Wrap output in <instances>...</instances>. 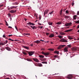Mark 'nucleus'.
I'll return each mask as SVG.
<instances>
[{"mask_svg": "<svg viewBox=\"0 0 79 79\" xmlns=\"http://www.w3.org/2000/svg\"><path fill=\"white\" fill-rule=\"evenodd\" d=\"M50 34V33L47 32L46 33V35H48Z\"/></svg>", "mask_w": 79, "mask_h": 79, "instance_id": "a19ab883", "label": "nucleus"}, {"mask_svg": "<svg viewBox=\"0 0 79 79\" xmlns=\"http://www.w3.org/2000/svg\"><path fill=\"white\" fill-rule=\"evenodd\" d=\"M48 11H49L48 10H45L44 13H45L46 15H47V14H48Z\"/></svg>", "mask_w": 79, "mask_h": 79, "instance_id": "4468645a", "label": "nucleus"}, {"mask_svg": "<svg viewBox=\"0 0 79 79\" xmlns=\"http://www.w3.org/2000/svg\"><path fill=\"white\" fill-rule=\"evenodd\" d=\"M15 27L17 31H18V27H16V26H15Z\"/></svg>", "mask_w": 79, "mask_h": 79, "instance_id": "09e8293b", "label": "nucleus"}, {"mask_svg": "<svg viewBox=\"0 0 79 79\" xmlns=\"http://www.w3.org/2000/svg\"><path fill=\"white\" fill-rule=\"evenodd\" d=\"M12 7V8H16V7L15 6H13Z\"/></svg>", "mask_w": 79, "mask_h": 79, "instance_id": "de8ad7c7", "label": "nucleus"}, {"mask_svg": "<svg viewBox=\"0 0 79 79\" xmlns=\"http://www.w3.org/2000/svg\"><path fill=\"white\" fill-rule=\"evenodd\" d=\"M41 50H43V51H45V49L44 48H42L41 49Z\"/></svg>", "mask_w": 79, "mask_h": 79, "instance_id": "c9c22d12", "label": "nucleus"}, {"mask_svg": "<svg viewBox=\"0 0 79 79\" xmlns=\"http://www.w3.org/2000/svg\"><path fill=\"white\" fill-rule=\"evenodd\" d=\"M33 45H34V44H31V47H33Z\"/></svg>", "mask_w": 79, "mask_h": 79, "instance_id": "e2e57ef3", "label": "nucleus"}, {"mask_svg": "<svg viewBox=\"0 0 79 79\" xmlns=\"http://www.w3.org/2000/svg\"><path fill=\"white\" fill-rule=\"evenodd\" d=\"M1 45H4V44H3V43H0V46Z\"/></svg>", "mask_w": 79, "mask_h": 79, "instance_id": "37998d69", "label": "nucleus"}, {"mask_svg": "<svg viewBox=\"0 0 79 79\" xmlns=\"http://www.w3.org/2000/svg\"><path fill=\"white\" fill-rule=\"evenodd\" d=\"M67 78L68 79H72V77H73V76L71 75H69L67 77Z\"/></svg>", "mask_w": 79, "mask_h": 79, "instance_id": "423d86ee", "label": "nucleus"}, {"mask_svg": "<svg viewBox=\"0 0 79 79\" xmlns=\"http://www.w3.org/2000/svg\"><path fill=\"white\" fill-rule=\"evenodd\" d=\"M28 52V53L29 56H32V55H33V54H34V53H35V52L34 51H31V52H28Z\"/></svg>", "mask_w": 79, "mask_h": 79, "instance_id": "f257e3e1", "label": "nucleus"}, {"mask_svg": "<svg viewBox=\"0 0 79 79\" xmlns=\"http://www.w3.org/2000/svg\"><path fill=\"white\" fill-rule=\"evenodd\" d=\"M65 13H66L67 14H68V13H69V12H68V10H67L65 11Z\"/></svg>", "mask_w": 79, "mask_h": 79, "instance_id": "58836bf2", "label": "nucleus"}, {"mask_svg": "<svg viewBox=\"0 0 79 79\" xmlns=\"http://www.w3.org/2000/svg\"><path fill=\"white\" fill-rule=\"evenodd\" d=\"M46 60V58H44L43 60H41V61H45V60Z\"/></svg>", "mask_w": 79, "mask_h": 79, "instance_id": "f704fd0d", "label": "nucleus"}, {"mask_svg": "<svg viewBox=\"0 0 79 79\" xmlns=\"http://www.w3.org/2000/svg\"><path fill=\"white\" fill-rule=\"evenodd\" d=\"M60 35H65V33L62 32H59Z\"/></svg>", "mask_w": 79, "mask_h": 79, "instance_id": "f3484780", "label": "nucleus"}, {"mask_svg": "<svg viewBox=\"0 0 79 79\" xmlns=\"http://www.w3.org/2000/svg\"><path fill=\"white\" fill-rule=\"evenodd\" d=\"M73 29H70L68 30L69 32H71V31H73Z\"/></svg>", "mask_w": 79, "mask_h": 79, "instance_id": "e433bc0d", "label": "nucleus"}, {"mask_svg": "<svg viewBox=\"0 0 79 79\" xmlns=\"http://www.w3.org/2000/svg\"><path fill=\"white\" fill-rule=\"evenodd\" d=\"M34 43H36V44H39L40 43V41L38 40L36 41H35L33 42Z\"/></svg>", "mask_w": 79, "mask_h": 79, "instance_id": "9d476101", "label": "nucleus"}, {"mask_svg": "<svg viewBox=\"0 0 79 79\" xmlns=\"http://www.w3.org/2000/svg\"><path fill=\"white\" fill-rule=\"evenodd\" d=\"M13 35H8V37H11V36H12Z\"/></svg>", "mask_w": 79, "mask_h": 79, "instance_id": "13d9d810", "label": "nucleus"}, {"mask_svg": "<svg viewBox=\"0 0 79 79\" xmlns=\"http://www.w3.org/2000/svg\"><path fill=\"white\" fill-rule=\"evenodd\" d=\"M56 24H58V25H60V24H61V23L58 22L56 23Z\"/></svg>", "mask_w": 79, "mask_h": 79, "instance_id": "5701e85b", "label": "nucleus"}, {"mask_svg": "<svg viewBox=\"0 0 79 79\" xmlns=\"http://www.w3.org/2000/svg\"><path fill=\"white\" fill-rule=\"evenodd\" d=\"M33 29H36V28H37L36 27H35V26H30Z\"/></svg>", "mask_w": 79, "mask_h": 79, "instance_id": "9b49d317", "label": "nucleus"}, {"mask_svg": "<svg viewBox=\"0 0 79 79\" xmlns=\"http://www.w3.org/2000/svg\"><path fill=\"white\" fill-rule=\"evenodd\" d=\"M64 16H64L65 19H68V18H70V16L68 15H64Z\"/></svg>", "mask_w": 79, "mask_h": 79, "instance_id": "1a4fd4ad", "label": "nucleus"}, {"mask_svg": "<svg viewBox=\"0 0 79 79\" xmlns=\"http://www.w3.org/2000/svg\"><path fill=\"white\" fill-rule=\"evenodd\" d=\"M5 48L6 50H8V51H10V50H11V48L8 47H6Z\"/></svg>", "mask_w": 79, "mask_h": 79, "instance_id": "2eb2a0df", "label": "nucleus"}, {"mask_svg": "<svg viewBox=\"0 0 79 79\" xmlns=\"http://www.w3.org/2000/svg\"><path fill=\"white\" fill-rule=\"evenodd\" d=\"M23 47H24V48H25L26 49H27V50H29V47L27 46H23Z\"/></svg>", "mask_w": 79, "mask_h": 79, "instance_id": "dca6fc26", "label": "nucleus"}, {"mask_svg": "<svg viewBox=\"0 0 79 79\" xmlns=\"http://www.w3.org/2000/svg\"><path fill=\"white\" fill-rule=\"evenodd\" d=\"M40 41H41L42 42H45V41L44 40H40Z\"/></svg>", "mask_w": 79, "mask_h": 79, "instance_id": "0e129e2a", "label": "nucleus"}, {"mask_svg": "<svg viewBox=\"0 0 79 79\" xmlns=\"http://www.w3.org/2000/svg\"><path fill=\"white\" fill-rule=\"evenodd\" d=\"M15 4L18 5V2H15Z\"/></svg>", "mask_w": 79, "mask_h": 79, "instance_id": "49530a36", "label": "nucleus"}, {"mask_svg": "<svg viewBox=\"0 0 79 79\" xmlns=\"http://www.w3.org/2000/svg\"><path fill=\"white\" fill-rule=\"evenodd\" d=\"M62 10H60V16H61V15H62Z\"/></svg>", "mask_w": 79, "mask_h": 79, "instance_id": "473e14b6", "label": "nucleus"}, {"mask_svg": "<svg viewBox=\"0 0 79 79\" xmlns=\"http://www.w3.org/2000/svg\"><path fill=\"white\" fill-rule=\"evenodd\" d=\"M50 55V53L48 52H46L44 55H45V56H48V55Z\"/></svg>", "mask_w": 79, "mask_h": 79, "instance_id": "aec40b11", "label": "nucleus"}, {"mask_svg": "<svg viewBox=\"0 0 79 79\" xmlns=\"http://www.w3.org/2000/svg\"><path fill=\"white\" fill-rule=\"evenodd\" d=\"M39 19L40 20V19H41V16L40 15L39 16Z\"/></svg>", "mask_w": 79, "mask_h": 79, "instance_id": "8fccbe9b", "label": "nucleus"}, {"mask_svg": "<svg viewBox=\"0 0 79 79\" xmlns=\"http://www.w3.org/2000/svg\"><path fill=\"white\" fill-rule=\"evenodd\" d=\"M77 14L79 15V11L77 12Z\"/></svg>", "mask_w": 79, "mask_h": 79, "instance_id": "338daca9", "label": "nucleus"}, {"mask_svg": "<svg viewBox=\"0 0 79 79\" xmlns=\"http://www.w3.org/2000/svg\"><path fill=\"white\" fill-rule=\"evenodd\" d=\"M77 28L78 29H79V25H78L77 26Z\"/></svg>", "mask_w": 79, "mask_h": 79, "instance_id": "69168bd1", "label": "nucleus"}, {"mask_svg": "<svg viewBox=\"0 0 79 79\" xmlns=\"http://www.w3.org/2000/svg\"><path fill=\"white\" fill-rule=\"evenodd\" d=\"M68 47H69V48H71V45H68Z\"/></svg>", "mask_w": 79, "mask_h": 79, "instance_id": "3c124183", "label": "nucleus"}, {"mask_svg": "<svg viewBox=\"0 0 79 79\" xmlns=\"http://www.w3.org/2000/svg\"><path fill=\"white\" fill-rule=\"evenodd\" d=\"M26 60H27V61H32V60L29 58H27L26 59Z\"/></svg>", "mask_w": 79, "mask_h": 79, "instance_id": "412c9836", "label": "nucleus"}, {"mask_svg": "<svg viewBox=\"0 0 79 79\" xmlns=\"http://www.w3.org/2000/svg\"><path fill=\"white\" fill-rule=\"evenodd\" d=\"M42 63H43V64H47V62L46 61L42 62Z\"/></svg>", "mask_w": 79, "mask_h": 79, "instance_id": "bb28decb", "label": "nucleus"}, {"mask_svg": "<svg viewBox=\"0 0 79 79\" xmlns=\"http://www.w3.org/2000/svg\"><path fill=\"white\" fill-rule=\"evenodd\" d=\"M39 57H40V58H44V56L41 55L39 56Z\"/></svg>", "mask_w": 79, "mask_h": 79, "instance_id": "a211bd4d", "label": "nucleus"}, {"mask_svg": "<svg viewBox=\"0 0 79 79\" xmlns=\"http://www.w3.org/2000/svg\"><path fill=\"white\" fill-rule=\"evenodd\" d=\"M48 50L51 52H53L54 51V49L52 48H49L48 49Z\"/></svg>", "mask_w": 79, "mask_h": 79, "instance_id": "4be33fe9", "label": "nucleus"}, {"mask_svg": "<svg viewBox=\"0 0 79 79\" xmlns=\"http://www.w3.org/2000/svg\"><path fill=\"white\" fill-rule=\"evenodd\" d=\"M37 65H38L39 66H42V64L41 63H38L37 64Z\"/></svg>", "mask_w": 79, "mask_h": 79, "instance_id": "6ab92c4d", "label": "nucleus"}, {"mask_svg": "<svg viewBox=\"0 0 79 79\" xmlns=\"http://www.w3.org/2000/svg\"><path fill=\"white\" fill-rule=\"evenodd\" d=\"M66 45H60L59 47L58 48V49H61V48H63L64 47H65Z\"/></svg>", "mask_w": 79, "mask_h": 79, "instance_id": "7ed1b4c3", "label": "nucleus"}, {"mask_svg": "<svg viewBox=\"0 0 79 79\" xmlns=\"http://www.w3.org/2000/svg\"><path fill=\"white\" fill-rule=\"evenodd\" d=\"M57 37H58L59 39H61V38H62V36L61 35H58L57 36Z\"/></svg>", "mask_w": 79, "mask_h": 79, "instance_id": "cd10ccee", "label": "nucleus"}, {"mask_svg": "<svg viewBox=\"0 0 79 79\" xmlns=\"http://www.w3.org/2000/svg\"><path fill=\"white\" fill-rule=\"evenodd\" d=\"M57 57H58V56L56 55H55L54 57V58H57Z\"/></svg>", "mask_w": 79, "mask_h": 79, "instance_id": "6e6d98bb", "label": "nucleus"}, {"mask_svg": "<svg viewBox=\"0 0 79 79\" xmlns=\"http://www.w3.org/2000/svg\"><path fill=\"white\" fill-rule=\"evenodd\" d=\"M73 51H76V48H73L72 49Z\"/></svg>", "mask_w": 79, "mask_h": 79, "instance_id": "b1692460", "label": "nucleus"}, {"mask_svg": "<svg viewBox=\"0 0 79 79\" xmlns=\"http://www.w3.org/2000/svg\"><path fill=\"white\" fill-rule=\"evenodd\" d=\"M75 23H79V20L78 21H76L75 22Z\"/></svg>", "mask_w": 79, "mask_h": 79, "instance_id": "72a5a7b5", "label": "nucleus"}, {"mask_svg": "<svg viewBox=\"0 0 79 79\" xmlns=\"http://www.w3.org/2000/svg\"><path fill=\"white\" fill-rule=\"evenodd\" d=\"M54 53H57V54H59V52L57 51H56L55 52H54Z\"/></svg>", "mask_w": 79, "mask_h": 79, "instance_id": "c756f323", "label": "nucleus"}, {"mask_svg": "<svg viewBox=\"0 0 79 79\" xmlns=\"http://www.w3.org/2000/svg\"><path fill=\"white\" fill-rule=\"evenodd\" d=\"M7 42H8V40H6V43L5 44H7Z\"/></svg>", "mask_w": 79, "mask_h": 79, "instance_id": "680f3d73", "label": "nucleus"}, {"mask_svg": "<svg viewBox=\"0 0 79 79\" xmlns=\"http://www.w3.org/2000/svg\"><path fill=\"white\" fill-rule=\"evenodd\" d=\"M77 17V15H74L73 16V19H76V18Z\"/></svg>", "mask_w": 79, "mask_h": 79, "instance_id": "a878e982", "label": "nucleus"}, {"mask_svg": "<svg viewBox=\"0 0 79 79\" xmlns=\"http://www.w3.org/2000/svg\"><path fill=\"white\" fill-rule=\"evenodd\" d=\"M60 42H68V41L65 40L64 38H63L60 40Z\"/></svg>", "mask_w": 79, "mask_h": 79, "instance_id": "f03ea898", "label": "nucleus"}, {"mask_svg": "<svg viewBox=\"0 0 79 79\" xmlns=\"http://www.w3.org/2000/svg\"><path fill=\"white\" fill-rule=\"evenodd\" d=\"M39 28H40V29H42V28H43V26H41L40 27H39Z\"/></svg>", "mask_w": 79, "mask_h": 79, "instance_id": "5fc2aeb1", "label": "nucleus"}, {"mask_svg": "<svg viewBox=\"0 0 79 79\" xmlns=\"http://www.w3.org/2000/svg\"><path fill=\"white\" fill-rule=\"evenodd\" d=\"M68 38H69V39L70 40H72V39H73V38L70 36Z\"/></svg>", "mask_w": 79, "mask_h": 79, "instance_id": "c85d7f7f", "label": "nucleus"}, {"mask_svg": "<svg viewBox=\"0 0 79 79\" xmlns=\"http://www.w3.org/2000/svg\"><path fill=\"white\" fill-rule=\"evenodd\" d=\"M8 40H11V41H14V40H12L11 39V38H9Z\"/></svg>", "mask_w": 79, "mask_h": 79, "instance_id": "c03bdc74", "label": "nucleus"}, {"mask_svg": "<svg viewBox=\"0 0 79 79\" xmlns=\"http://www.w3.org/2000/svg\"><path fill=\"white\" fill-rule=\"evenodd\" d=\"M10 13H16V10L14 11V10H12L10 11Z\"/></svg>", "mask_w": 79, "mask_h": 79, "instance_id": "f8f14e48", "label": "nucleus"}, {"mask_svg": "<svg viewBox=\"0 0 79 79\" xmlns=\"http://www.w3.org/2000/svg\"><path fill=\"white\" fill-rule=\"evenodd\" d=\"M23 54H24V55H27V53H26V52H23Z\"/></svg>", "mask_w": 79, "mask_h": 79, "instance_id": "4c0bfd02", "label": "nucleus"}, {"mask_svg": "<svg viewBox=\"0 0 79 79\" xmlns=\"http://www.w3.org/2000/svg\"><path fill=\"white\" fill-rule=\"evenodd\" d=\"M6 26H9V25H8V23H7V22H6Z\"/></svg>", "mask_w": 79, "mask_h": 79, "instance_id": "79ce46f5", "label": "nucleus"}, {"mask_svg": "<svg viewBox=\"0 0 79 79\" xmlns=\"http://www.w3.org/2000/svg\"><path fill=\"white\" fill-rule=\"evenodd\" d=\"M53 12H54V11H52L51 12L49 13V14H50V15H52V14H53Z\"/></svg>", "mask_w": 79, "mask_h": 79, "instance_id": "7c9ffc66", "label": "nucleus"}, {"mask_svg": "<svg viewBox=\"0 0 79 79\" xmlns=\"http://www.w3.org/2000/svg\"><path fill=\"white\" fill-rule=\"evenodd\" d=\"M27 24H28V25H32L33 26H34L35 25V24L31 23V22H29L28 23H27Z\"/></svg>", "mask_w": 79, "mask_h": 79, "instance_id": "6e6552de", "label": "nucleus"}, {"mask_svg": "<svg viewBox=\"0 0 79 79\" xmlns=\"http://www.w3.org/2000/svg\"><path fill=\"white\" fill-rule=\"evenodd\" d=\"M8 28H10V29H11V28H12V27H10V26H9L8 27Z\"/></svg>", "mask_w": 79, "mask_h": 79, "instance_id": "052dcab7", "label": "nucleus"}, {"mask_svg": "<svg viewBox=\"0 0 79 79\" xmlns=\"http://www.w3.org/2000/svg\"><path fill=\"white\" fill-rule=\"evenodd\" d=\"M34 16H36V18H37V15H36V14H35V15H34Z\"/></svg>", "mask_w": 79, "mask_h": 79, "instance_id": "bf43d9fd", "label": "nucleus"}, {"mask_svg": "<svg viewBox=\"0 0 79 79\" xmlns=\"http://www.w3.org/2000/svg\"><path fill=\"white\" fill-rule=\"evenodd\" d=\"M3 37H4V38H5L6 37V36L5 35H3Z\"/></svg>", "mask_w": 79, "mask_h": 79, "instance_id": "864d4df0", "label": "nucleus"}, {"mask_svg": "<svg viewBox=\"0 0 79 79\" xmlns=\"http://www.w3.org/2000/svg\"><path fill=\"white\" fill-rule=\"evenodd\" d=\"M5 79H10L9 78H6Z\"/></svg>", "mask_w": 79, "mask_h": 79, "instance_id": "774afa93", "label": "nucleus"}, {"mask_svg": "<svg viewBox=\"0 0 79 79\" xmlns=\"http://www.w3.org/2000/svg\"><path fill=\"white\" fill-rule=\"evenodd\" d=\"M41 53H42V54H43L44 55H45V53L44 52H43V51L41 52Z\"/></svg>", "mask_w": 79, "mask_h": 79, "instance_id": "ea45409f", "label": "nucleus"}, {"mask_svg": "<svg viewBox=\"0 0 79 79\" xmlns=\"http://www.w3.org/2000/svg\"><path fill=\"white\" fill-rule=\"evenodd\" d=\"M30 34L28 33H24V35L25 36V35H30Z\"/></svg>", "mask_w": 79, "mask_h": 79, "instance_id": "393cba45", "label": "nucleus"}, {"mask_svg": "<svg viewBox=\"0 0 79 79\" xmlns=\"http://www.w3.org/2000/svg\"><path fill=\"white\" fill-rule=\"evenodd\" d=\"M64 32H69V31L68 30L64 31Z\"/></svg>", "mask_w": 79, "mask_h": 79, "instance_id": "603ef678", "label": "nucleus"}, {"mask_svg": "<svg viewBox=\"0 0 79 79\" xmlns=\"http://www.w3.org/2000/svg\"><path fill=\"white\" fill-rule=\"evenodd\" d=\"M48 24L50 25H52V23H51V22H48Z\"/></svg>", "mask_w": 79, "mask_h": 79, "instance_id": "2f4dec72", "label": "nucleus"}, {"mask_svg": "<svg viewBox=\"0 0 79 79\" xmlns=\"http://www.w3.org/2000/svg\"><path fill=\"white\" fill-rule=\"evenodd\" d=\"M54 36H55L54 34H52L49 35V38H52V37H53Z\"/></svg>", "mask_w": 79, "mask_h": 79, "instance_id": "0eeeda50", "label": "nucleus"}, {"mask_svg": "<svg viewBox=\"0 0 79 79\" xmlns=\"http://www.w3.org/2000/svg\"><path fill=\"white\" fill-rule=\"evenodd\" d=\"M72 6H73L74 5V2H72Z\"/></svg>", "mask_w": 79, "mask_h": 79, "instance_id": "4d7b16f0", "label": "nucleus"}, {"mask_svg": "<svg viewBox=\"0 0 79 79\" xmlns=\"http://www.w3.org/2000/svg\"><path fill=\"white\" fill-rule=\"evenodd\" d=\"M33 60L35 61V62H37V63H39V60L37 58H33Z\"/></svg>", "mask_w": 79, "mask_h": 79, "instance_id": "20e7f679", "label": "nucleus"}, {"mask_svg": "<svg viewBox=\"0 0 79 79\" xmlns=\"http://www.w3.org/2000/svg\"><path fill=\"white\" fill-rule=\"evenodd\" d=\"M71 24H72V23H66L65 24V26H70V25H71Z\"/></svg>", "mask_w": 79, "mask_h": 79, "instance_id": "39448f33", "label": "nucleus"}, {"mask_svg": "<svg viewBox=\"0 0 79 79\" xmlns=\"http://www.w3.org/2000/svg\"><path fill=\"white\" fill-rule=\"evenodd\" d=\"M8 9L9 10H12V9H13V8H12V7H11L10 8H9Z\"/></svg>", "mask_w": 79, "mask_h": 79, "instance_id": "a18cd8bd", "label": "nucleus"}, {"mask_svg": "<svg viewBox=\"0 0 79 79\" xmlns=\"http://www.w3.org/2000/svg\"><path fill=\"white\" fill-rule=\"evenodd\" d=\"M68 47H65L64 49V52H67L68 51Z\"/></svg>", "mask_w": 79, "mask_h": 79, "instance_id": "ddd939ff", "label": "nucleus"}]
</instances>
